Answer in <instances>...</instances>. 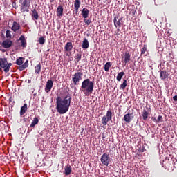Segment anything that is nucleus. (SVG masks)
Masks as SVG:
<instances>
[{
    "instance_id": "nucleus-26",
    "label": "nucleus",
    "mask_w": 177,
    "mask_h": 177,
    "mask_svg": "<svg viewBox=\"0 0 177 177\" xmlns=\"http://www.w3.org/2000/svg\"><path fill=\"white\" fill-rule=\"evenodd\" d=\"M39 122V119L38 118V117H35L33 118V120L32 121L30 127L34 128V127H35V125H37V124H38Z\"/></svg>"
},
{
    "instance_id": "nucleus-16",
    "label": "nucleus",
    "mask_w": 177,
    "mask_h": 177,
    "mask_svg": "<svg viewBox=\"0 0 177 177\" xmlns=\"http://www.w3.org/2000/svg\"><path fill=\"white\" fill-rule=\"evenodd\" d=\"M27 110H28V108L27 107V104H24L23 106L21 107L20 110L21 117L24 115L26 113H27Z\"/></svg>"
},
{
    "instance_id": "nucleus-34",
    "label": "nucleus",
    "mask_w": 177,
    "mask_h": 177,
    "mask_svg": "<svg viewBox=\"0 0 177 177\" xmlns=\"http://www.w3.org/2000/svg\"><path fill=\"white\" fill-rule=\"evenodd\" d=\"M38 42L40 44V45H44V44H45V38H44V37H41L39 39Z\"/></svg>"
},
{
    "instance_id": "nucleus-32",
    "label": "nucleus",
    "mask_w": 177,
    "mask_h": 177,
    "mask_svg": "<svg viewBox=\"0 0 177 177\" xmlns=\"http://www.w3.org/2000/svg\"><path fill=\"white\" fill-rule=\"evenodd\" d=\"M81 57H82L81 54H77L76 56H75V63H79L81 60Z\"/></svg>"
},
{
    "instance_id": "nucleus-25",
    "label": "nucleus",
    "mask_w": 177,
    "mask_h": 177,
    "mask_svg": "<svg viewBox=\"0 0 177 177\" xmlns=\"http://www.w3.org/2000/svg\"><path fill=\"white\" fill-rule=\"evenodd\" d=\"M142 117V120H144V121H147V118H149V112L147 111L146 109L143 110Z\"/></svg>"
},
{
    "instance_id": "nucleus-6",
    "label": "nucleus",
    "mask_w": 177,
    "mask_h": 177,
    "mask_svg": "<svg viewBox=\"0 0 177 177\" xmlns=\"http://www.w3.org/2000/svg\"><path fill=\"white\" fill-rule=\"evenodd\" d=\"M112 158H110L108 153H104L100 158V161L103 165L107 167L110 162L112 161Z\"/></svg>"
},
{
    "instance_id": "nucleus-33",
    "label": "nucleus",
    "mask_w": 177,
    "mask_h": 177,
    "mask_svg": "<svg viewBox=\"0 0 177 177\" xmlns=\"http://www.w3.org/2000/svg\"><path fill=\"white\" fill-rule=\"evenodd\" d=\"M147 50V46L144 45L143 48L141 49L140 56H143V55H145V53H146Z\"/></svg>"
},
{
    "instance_id": "nucleus-10",
    "label": "nucleus",
    "mask_w": 177,
    "mask_h": 177,
    "mask_svg": "<svg viewBox=\"0 0 177 177\" xmlns=\"http://www.w3.org/2000/svg\"><path fill=\"white\" fill-rule=\"evenodd\" d=\"M113 23L115 27H121L122 26V18H119L118 17H115L113 19Z\"/></svg>"
},
{
    "instance_id": "nucleus-9",
    "label": "nucleus",
    "mask_w": 177,
    "mask_h": 177,
    "mask_svg": "<svg viewBox=\"0 0 177 177\" xmlns=\"http://www.w3.org/2000/svg\"><path fill=\"white\" fill-rule=\"evenodd\" d=\"M52 88H53V81L48 80L46 84L45 92L49 93L52 91Z\"/></svg>"
},
{
    "instance_id": "nucleus-24",
    "label": "nucleus",
    "mask_w": 177,
    "mask_h": 177,
    "mask_svg": "<svg viewBox=\"0 0 177 177\" xmlns=\"http://www.w3.org/2000/svg\"><path fill=\"white\" fill-rule=\"evenodd\" d=\"M27 67H28V60H26L24 64H22L21 66H20L19 67V71H23V70H26V68H27Z\"/></svg>"
},
{
    "instance_id": "nucleus-13",
    "label": "nucleus",
    "mask_w": 177,
    "mask_h": 177,
    "mask_svg": "<svg viewBox=\"0 0 177 177\" xmlns=\"http://www.w3.org/2000/svg\"><path fill=\"white\" fill-rule=\"evenodd\" d=\"M74 8L75 14L77 15V13H78V10H80V8H81V0H75Z\"/></svg>"
},
{
    "instance_id": "nucleus-22",
    "label": "nucleus",
    "mask_w": 177,
    "mask_h": 177,
    "mask_svg": "<svg viewBox=\"0 0 177 177\" xmlns=\"http://www.w3.org/2000/svg\"><path fill=\"white\" fill-rule=\"evenodd\" d=\"M125 64H127V63H129V62H131V54H129V53L126 52L124 53V60Z\"/></svg>"
},
{
    "instance_id": "nucleus-29",
    "label": "nucleus",
    "mask_w": 177,
    "mask_h": 177,
    "mask_svg": "<svg viewBox=\"0 0 177 177\" xmlns=\"http://www.w3.org/2000/svg\"><path fill=\"white\" fill-rule=\"evenodd\" d=\"M127 85H128V81L127 80H124L123 83L120 86V89H122V90L125 89Z\"/></svg>"
},
{
    "instance_id": "nucleus-39",
    "label": "nucleus",
    "mask_w": 177,
    "mask_h": 177,
    "mask_svg": "<svg viewBox=\"0 0 177 177\" xmlns=\"http://www.w3.org/2000/svg\"><path fill=\"white\" fill-rule=\"evenodd\" d=\"M131 14L133 16H135L136 15V10L132 9L131 10Z\"/></svg>"
},
{
    "instance_id": "nucleus-15",
    "label": "nucleus",
    "mask_w": 177,
    "mask_h": 177,
    "mask_svg": "<svg viewBox=\"0 0 177 177\" xmlns=\"http://www.w3.org/2000/svg\"><path fill=\"white\" fill-rule=\"evenodd\" d=\"M133 113H127L124 115V120L125 122H131V120H133Z\"/></svg>"
},
{
    "instance_id": "nucleus-12",
    "label": "nucleus",
    "mask_w": 177,
    "mask_h": 177,
    "mask_svg": "<svg viewBox=\"0 0 177 177\" xmlns=\"http://www.w3.org/2000/svg\"><path fill=\"white\" fill-rule=\"evenodd\" d=\"M169 75L168 74V72H167L166 71H161L160 72V79L162 80V81H167Z\"/></svg>"
},
{
    "instance_id": "nucleus-41",
    "label": "nucleus",
    "mask_w": 177,
    "mask_h": 177,
    "mask_svg": "<svg viewBox=\"0 0 177 177\" xmlns=\"http://www.w3.org/2000/svg\"><path fill=\"white\" fill-rule=\"evenodd\" d=\"M173 100L174 102H177V95H175V96L173 97Z\"/></svg>"
},
{
    "instance_id": "nucleus-30",
    "label": "nucleus",
    "mask_w": 177,
    "mask_h": 177,
    "mask_svg": "<svg viewBox=\"0 0 177 177\" xmlns=\"http://www.w3.org/2000/svg\"><path fill=\"white\" fill-rule=\"evenodd\" d=\"M35 73L36 74H39V73H41V63H39L35 67Z\"/></svg>"
},
{
    "instance_id": "nucleus-5",
    "label": "nucleus",
    "mask_w": 177,
    "mask_h": 177,
    "mask_svg": "<svg viewBox=\"0 0 177 177\" xmlns=\"http://www.w3.org/2000/svg\"><path fill=\"white\" fill-rule=\"evenodd\" d=\"M111 120H113V112L109 109L106 111V115L102 118L101 122L102 125L106 126L109 121H111Z\"/></svg>"
},
{
    "instance_id": "nucleus-35",
    "label": "nucleus",
    "mask_w": 177,
    "mask_h": 177,
    "mask_svg": "<svg viewBox=\"0 0 177 177\" xmlns=\"http://www.w3.org/2000/svg\"><path fill=\"white\" fill-rule=\"evenodd\" d=\"M84 22L85 24H86L87 26H89V24L91 23V19L84 18Z\"/></svg>"
},
{
    "instance_id": "nucleus-36",
    "label": "nucleus",
    "mask_w": 177,
    "mask_h": 177,
    "mask_svg": "<svg viewBox=\"0 0 177 177\" xmlns=\"http://www.w3.org/2000/svg\"><path fill=\"white\" fill-rule=\"evenodd\" d=\"M6 38H12V34L10 33V30H6Z\"/></svg>"
},
{
    "instance_id": "nucleus-20",
    "label": "nucleus",
    "mask_w": 177,
    "mask_h": 177,
    "mask_svg": "<svg viewBox=\"0 0 177 177\" xmlns=\"http://www.w3.org/2000/svg\"><path fill=\"white\" fill-rule=\"evenodd\" d=\"M82 49H88L89 48V41H88V39L86 38H84L82 44Z\"/></svg>"
},
{
    "instance_id": "nucleus-1",
    "label": "nucleus",
    "mask_w": 177,
    "mask_h": 177,
    "mask_svg": "<svg viewBox=\"0 0 177 177\" xmlns=\"http://www.w3.org/2000/svg\"><path fill=\"white\" fill-rule=\"evenodd\" d=\"M56 110L57 113L59 114H66L68 109H70V106L71 104V95H68L65 96L64 98L61 97H57L56 98Z\"/></svg>"
},
{
    "instance_id": "nucleus-2",
    "label": "nucleus",
    "mask_w": 177,
    "mask_h": 177,
    "mask_svg": "<svg viewBox=\"0 0 177 177\" xmlns=\"http://www.w3.org/2000/svg\"><path fill=\"white\" fill-rule=\"evenodd\" d=\"M93 88H95V82L91 81L89 79H85L82 82L80 90L84 92L85 96H89V94L93 92Z\"/></svg>"
},
{
    "instance_id": "nucleus-27",
    "label": "nucleus",
    "mask_w": 177,
    "mask_h": 177,
    "mask_svg": "<svg viewBox=\"0 0 177 177\" xmlns=\"http://www.w3.org/2000/svg\"><path fill=\"white\" fill-rule=\"evenodd\" d=\"M64 171H65V175L66 176L70 175V174H71L72 172L71 166L68 165L66 167H65Z\"/></svg>"
},
{
    "instance_id": "nucleus-7",
    "label": "nucleus",
    "mask_w": 177,
    "mask_h": 177,
    "mask_svg": "<svg viewBox=\"0 0 177 177\" xmlns=\"http://www.w3.org/2000/svg\"><path fill=\"white\" fill-rule=\"evenodd\" d=\"M82 75H84V73L82 72H76L73 77H72V81L74 84V85H77L80 81L82 80Z\"/></svg>"
},
{
    "instance_id": "nucleus-37",
    "label": "nucleus",
    "mask_w": 177,
    "mask_h": 177,
    "mask_svg": "<svg viewBox=\"0 0 177 177\" xmlns=\"http://www.w3.org/2000/svg\"><path fill=\"white\" fill-rule=\"evenodd\" d=\"M12 8H14V9H17L19 8V6H17V4L16 3V1L12 2Z\"/></svg>"
},
{
    "instance_id": "nucleus-28",
    "label": "nucleus",
    "mask_w": 177,
    "mask_h": 177,
    "mask_svg": "<svg viewBox=\"0 0 177 177\" xmlns=\"http://www.w3.org/2000/svg\"><path fill=\"white\" fill-rule=\"evenodd\" d=\"M111 66L112 64L110 62H108L105 64V65L104 66V69L106 73L109 72V71L110 70V67H111Z\"/></svg>"
},
{
    "instance_id": "nucleus-23",
    "label": "nucleus",
    "mask_w": 177,
    "mask_h": 177,
    "mask_svg": "<svg viewBox=\"0 0 177 177\" xmlns=\"http://www.w3.org/2000/svg\"><path fill=\"white\" fill-rule=\"evenodd\" d=\"M24 60H26L24 57H20L16 60V64H17V66H23V63H24Z\"/></svg>"
},
{
    "instance_id": "nucleus-31",
    "label": "nucleus",
    "mask_w": 177,
    "mask_h": 177,
    "mask_svg": "<svg viewBox=\"0 0 177 177\" xmlns=\"http://www.w3.org/2000/svg\"><path fill=\"white\" fill-rule=\"evenodd\" d=\"M124 75H125V73L124 72H120L117 77H116V80L117 81H121V80L122 79V77H124Z\"/></svg>"
},
{
    "instance_id": "nucleus-17",
    "label": "nucleus",
    "mask_w": 177,
    "mask_h": 177,
    "mask_svg": "<svg viewBox=\"0 0 177 177\" xmlns=\"http://www.w3.org/2000/svg\"><path fill=\"white\" fill-rule=\"evenodd\" d=\"M63 12H64V9L62 6H59L57 8V16L62 17V16H63Z\"/></svg>"
},
{
    "instance_id": "nucleus-40",
    "label": "nucleus",
    "mask_w": 177,
    "mask_h": 177,
    "mask_svg": "<svg viewBox=\"0 0 177 177\" xmlns=\"http://www.w3.org/2000/svg\"><path fill=\"white\" fill-rule=\"evenodd\" d=\"M152 121H153V122H158L157 121V119L156 118H154V117H152Z\"/></svg>"
},
{
    "instance_id": "nucleus-43",
    "label": "nucleus",
    "mask_w": 177,
    "mask_h": 177,
    "mask_svg": "<svg viewBox=\"0 0 177 177\" xmlns=\"http://www.w3.org/2000/svg\"><path fill=\"white\" fill-rule=\"evenodd\" d=\"M2 70V68H0V71Z\"/></svg>"
},
{
    "instance_id": "nucleus-38",
    "label": "nucleus",
    "mask_w": 177,
    "mask_h": 177,
    "mask_svg": "<svg viewBox=\"0 0 177 177\" xmlns=\"http://www.w3.org/2000/svg\"><path fill=\"white\" fill-rule=\"evenodd\" d=\"M158 122H162V116L159 115L157 119Z\"/></svg>"
},
{
    "instance_id": "nucleus-8",
    "label": "nucleus",
    "mask_w": 177,
    "mask_h": 177,
    "mask_svg": "<svg viewBox=\"0 0 177 177\" xmlns=\"http://www.w3.org/2000/svg\"><path fill=\"white\" fill-rule=\"evenodd\" d=\"M12 45H13V41L8 39L3 41V42L1 43V46L5 49H9V48H10Z\"/></svg>"
},
{
    "instance_id": "nucleus-11",
    "label": "nucleus",
    "mask_w": 177,
    "mask_h": 177,
    "mask_svg": "<svg viewBox=\"0 0 177 177\" xmlns=\"http://www.w3.org/2000/svg\"><path fill=\"white\" fill-rule=\"evenodd\" d=\"M12 31L14 32H17L19 30H20V24L16 21H14L12 24V26L11 27Z\"/></svg>"
},
{
    "instance_id": "nucleus-18",
    "label": "nucleus",
    "mask_w": 177,
    "mask_h": 177,
    "mask_svg": "<svg viewBox=\"0 0 177 177\" xmlns=\"http://www.w3.org/2000/svg\"><path fill=\"white\" fill-rule=\"evenodd\" d=\"M64 49L66 52H71L73 50V43L67 42L64 46Z\"/></svg>"
},
{
    "instance_id": "nucleus-42",
    "label": "nucleus",
    "mask_w": 177,
    "mask_h": 177,
    "mask_svg": "<svg viewBox=\"0 0 177 177\" xmlns=\"http://www.w3.org/2000/svg\"><path fill=\"white\" fill-rule=\"evenodd\" d=\"M55 1V0H50V2L52 3Z\"/></svg>"
},
{
    "instance_id": "nucleus-21",
    "label": "nucleus",
    "mask_w": 177,
    "mask_h": 177,
    "mask_svg": "<svg viewBox=\"0 0 177 177\" xmlns=\"http://www.w3.org/2000/svg\"><path fill=\"white\" fill-rule=\"evenodd\" d=\"M32 12V20H38V19H39V15H38V12L37 11V10L34 9Z\"/></svg>"
},
{
    "instance_id": "nucleus-3",
    "label": "nucleus",
    "mask_w": 177,
    "mask_h": 177,
    "mask_svg": "<svg viewBox=\"0 0 177 177\" xmlns=\"http://www.w3.org/2000/svg\"><path fill=\"white\" fill-rule=\"evenodd\" d=\"M32 1V0H19L20 10L22 13L24 12H30Z\"/></svg>"
},
{
    "instance_id": "nucleus-19",
    "label": "nucleus",
    "mask_w": 177,
    "mask_h": 177,
    "mask_svg": "<svg viewBox=\"0 0 177 177\" xmlns=\"http://www.w3.org/2000/svg\"><path fill=\"white\" fill-rule=\"evenodd\" d=\"M82 16L84 19H88V17L89 16V10L83 8L82 10Z\"/></svg>"
},
{
    "instance_id": "nucleus-14",
    "label": "nucleus",
    "mask_w": 177,
    "mask_h": 177,
    "mask_svg": "<svg viewBox=\"0 0 177 177\" xmlns=\"http://www.w3.org/2000/svg\"><path fill=\"white\" fill-rule=\"evenodd\" d=\"M19 41H21V48H27V40H26V37H24V35H21L19 37Z\"/></svg>"
},
{
    "instance_id": "nucleus-4",
    "label": "nucleus",
    "mask_w": 177,
    "mask_h": 177,
    "mask_svg": "<svg viewBox=\"0 0 177 177\" xmlns=\"http://www.w3.org/2000/svg\"><path fill=\"white\" fill-rule=\"evenodd\" d=\"M12 67V63H8V59L0 58V68H3L5 73H9Z\"/></svg>"
}]
</instances>
